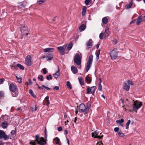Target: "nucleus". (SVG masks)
Listing matches in <instances>:
<instances>
[{"label":"nucleus","mask_w":145,"mask_h":145,"mask_svg":"<svg viewBox=\"0 0 145 145\" xmlns=\"http://www.w3.org/2000/svg\"><path fill=\"white\" fill-rule=\"evenodd\" d=\"M88 106L86 107L84 104H81L79 106V111L80 112H83L84 114H87L90 107L91 104L90 102L87 103Z\"/></svg>","instance_id":"obj_1"},{"label":"nucleus","mask_w":145,"mask_h":145,"mask_svg":"<svg viewBox=\"0 0 145 145\" xmlns=\"http://www.w3.org/2000/svg\"><path fill=\"white\" fill-rule=\"evenodd\" d=\"M9 89L11 92L13 97H16L18 96V92L16 91L17 87L14 84H11L9 86Z\"/></svg>","instance_id":"obj_2"},{"label":"nucleus","mask_w":145,"mask_h":145,"mask_svg":"<svg viewBox=\"0 0 145 145\" xmlns=\"http://www.w3.org/2000/svg\"><path fill=\"white\" fill-rule=\"evenodd\" d=\"M74 62L77 65L79 66L78 68L80 69L81 68V57L80 55L76 54L74 57Z\"/></svg>","instance_id":"obj_3"},{"label":"nucleus","mask_w":145,"mask_h":145,"mask_svg":"<svg viewBox=\"0 0 145 145\" xmlns=\"http://www.w3.org/2000/svg\"><path fill=\"white\" fill-rule=\"evenodd\" d=\"M109 54L112 59L114 60L116 59L118 56L117 49L115 48L110 52Z\"/></svg>","instance_id":"obj_4"},{"label":"nucleus","mask_w":145,"mask_h":145,"mask_svg":"<svg viewBox=\"0 0 145 145\" xmlns=\"http://www.w3.org/2000/svg\"><path fill=\"white\" fill-rule=\"evenodd\" d=\"M133 84L132 82L129 80L125 81L123 85V88L126 91H128L130 88V85H133Z\"/></svg>","instance_id":"obj_5"},{"label":"nucleus","mask_w":145,"mask_h":145,"mask_svg":"<svg viewBox=\"0 0 145 145\" xmlns=\"http://www.w3.org/2000/svg\"><path fill=\"white\" fill-rule=\"evenodd\" d=\"M142 105V104L141 102H139L137 101H135L133 106V110L137 112V110Z\"/></svg>","instance_id":"obj_6"},{"label":"nucleus","mask_w":145,"mask_h":145,"mask_svg":"<svg viewBox=\"0 0 145 145\" xmlns=\"http://www.w3.org/2000/svg\"><path fill=\"white\" fill-rule=\"evenodd\" d=\"M21 32L23 36H27L29 33L28 28L25 26H22L21 28Z\"/></svg>","instance_id":"obj_7"},{"label":"nucleus","mask_w":145,"mask_h":145,"mask_svg":"<svg viewBox=\"0 0 145 145\" xmlns=\"http://www.w3.org/2000/svg\"><path fill=\"white\" fill-rule=\"evenodd\" d=\"M9 137L6 135L5 132L0 130V139L3 138L6 140Z\"/></svg>","instance_id":"obj_8"},{"label":"nucleus","mask_w":145,"mask_h":145,"mask_svg":"<svg viewBox=\"0 0 145 145\" xmlns=\"http://www.w3.org/2000/svg\"><path fill=\"white\" fill-rule=\"evenodd\" d=\"M26 64L28 66H30L31 64V57L30 55H28L25 59Z\"/></svg>","instance_id":"obj_9"},{"label":"nucleus","mask_w":145,"mask_h":145,"mask_svg":"<svg viewBox=\"0 0 145 145\" xmlns=\"http://www.w3.org/2000/svg\"><path fill=\"white\" fill-rule=\"evenodd\" d=\"M58 51L61 55H64L65 54L64 51L65 50V47L64 46H59L57 47Z\"/></svg>","instance_id":"obj_10"},{"label":"nucleus","mask_w":145,"mask_h":145,"mask_svg":"<svg viewBox=\"0 0 145 145\" xmlns=\"http://www.w3.org/2000/svg\"><path fill=\"white\" fill-rule=\"evenodd\" d=\"M93 41L91 39H89L86 43L87 46L88 47V48H91L93 46L92 43Z\"/></svg>","instance_id":"obj_11"},{"label":"nucleus","mask_w":145,"mask_h":145,"mask_svg":"<svg viewBox=\"0 0 145 145\" xmlns=\"http://www.w3.org/2000/svg\"><path fill=\"white\" fill-rule=\"evenodd\" d=\"M58 69L57 71L55 73L53 74L54 77L56 78H57L60 75V70L59 67L57 66Z\"/></svg>","instance_id":"obj_12"},{"label":"nucleus","mask_w":145,"mask_h":145,"mask_svg":"<svg viewBox=\"0 0 145 145\" xmlns=\"http://www.w3.org/2000/svg\"><path fill=\"white\" fill-rule=\"evenodd\" d=\"M54 50V49L53 48H47L44 50V52H51Z\"/></svg>","instance_id":"obj_13"},{"label":"nucleus","mask_w":145,"mask_h":145,"mask_svg":"<svg viewBox=\"0 0 145 145\" xmlns=\"http://www.w3.org/2000/svg\"><path fill=\"white\" fill-rule=\"evenodd\" d=\"M71 70L72 72L74 74H76L78 72L77 68L74 66H72L71 67Z\"/></svg>","instance_id":"obj_14"},{"label":"nucleus","mask_w":145,"mask_h":145,"mask_svg":"<svg viewBox=\"0 0 145 145\" xmlns=\"http://www.w3.org/2000/svg\"><path fill=\"white\" fill-rule=\"evenodd\" d=\"M109 31V28L108 27H106L105 29V33H103L105 35V37H108L109 35L108 32Z\"/></svg>","instance_id":"obj_15"},{"label":"nucleus","mask_w":145,"mask_h":145,"mask_svg":"<svg viewBox=\"0 0 145 145\" xmlns=\"http://www.w3.org/2000/svg\"><path fill=\"white\" fill-rule=\"evenodd\" d=\"M133 3V0L131 1L130 3L129 4H127L125 5V8L126 9H128L131 8Z\"/></svg>","instance_id":"obj_16"},{"label":"nucleus","mask_w":145,"mask_h":145,"mask_svg":"<svg viewBox=\"0 0 145 145\" xmlns=\"http://www.w3.org/2000/svg\"><path fill=\"white\" fill-rule=\"evenodd\" d=\"M136 24L137 25H139L142 21V18L141 16H138Z\"/></svg>","instance_id":"obj_17"},{"label":"nucleus","mask_w":145,"mask_h":145,"mask_svg":"<svg viewBox=\"0 0 145 145\" xmlns=\"http://www.w3.org/2000/svg\"><path fill=\"white\" fill-rule=\"evenodd\" d=\"M26 2L24 1L23 2H21L19 3L18 6L20 7H25L26 6Z\"/></svg>","instance_id":"obj_18"},{"label":"nucleus","mask_w":145,"mask_h":145,"mask_svg":"<svg viewBox=\"0 0 145 145\" xmlns=\"http://www.w3.org/2000/svg\"><path fill=\"white\" fill-rule=\"evenodd\" d=\"M8 125V123L6 121L3 122L1 124V126L3 129H5Z\"/></svg>","instance_id":"obj_19"},{"label":"nucleus","mask_w":145,"mask_h":145,"mask_svg":"<svg viewBox=\"0 0 145 145\" xmlns=\"http://www.w3.org/2000/svg\"><path fill=\"white\" fill-rule=\"evenodd\" d=\"M102 22L103 24H106L108 22V20L107 17H104L102 19Z\"/></svg>","instance_id":"obj_20"},{"label":"nucleus","mask_w":145,"mask_h":145,"mask_svg":"<svg viewBox=\"0 0 145 145\" xmlns=\"http://www.w3.org/2000/svg\"><path fill=\"white\" fill-rule=\"evenodd\" d=\"M53 57V56L51 54H50L46 57V59L47 61L51 60Z\"/></svg>","instance_id":"obj_21"},{"label":"nucleus","mask_w":145,"mask_h":145,"mask_svg":"<svg viewBox=\"0 0 145 145\" xmlns=\"http://www.w3.org/2000/svg\"><path fill=\"white\" fill-rule=\"evenodd\" d=\"M86 28V26L84 24L81 25L79 28L80 31H82L84 30Z\"/></svg>","instance_id":"obj_22"},{"label":"nucleus","mask_w":145,"mask_h":145,"mask_svg":"<svg viewBox=\"0 0 145 145\" xmlns=\"http://www.w3.org/2000/svg\"><path fill=\"white\" fill-rule=\"evenodd\" d=\"M96 87L95 86H93L91 87L90 88V92L92 95H93L96 89Z\"/></svg>","instance_id":"obj_23"},{"label":"nucleus","mask_w":145,"mask_h":145,"mask_svg":"<svg viewBox=\"0 0 145 145\" xmlns=\"http://www.w3.org/2000/svg\"><path fill=\"white\" fill-rule=\"evenodd\" d=\"M93 59V56L92 55H90L89 56V58L87 62L88 63L92 64Z\"/></svg>","instance_id":"obj_24"},{"label":"nucleus","mask_w":145,"mask_h":145,"mask_svg":"<svg viewBox=\"0 0 145 145\" xmlns=\"http://www.w3.org/2000/svg\"><path fill=\"white\" fill-rule=\"evenodd\" d=\"M54 140L56 141V144H58L59 145H61V143L59 142L60 139L59 138L57 137H56L54 138Z\"/></svg>","instance_id":"obj_25"},{"label":"nucleus","mask_w":145,"mask_h":145,"mask_svg":"<svg viewBox=\"0 0 145 145\" xmlns=\"http://www.w3.org/2000/svg\"><path fill=\"white\" fill-rule=\"evenodd\" d=\"M100 50L99 49L97 50L96 52V59L98 60L99 58V55L100 54Z\"/></svg>","instance_id":"obj_26"},{"label":"nucleus","mask_w":145,"mask_h":145,"mask_svg":"<svg viewBox=\"0 0 145 145\" xmlns=\"http://www.w3.org/2000/svg\"><path fill=\"white\" fill-rule=\"evenodd\" d=\"M78 79L80 84L81 85H84V82L83 79L82 78H78Z\"/></svg>","instance_id":"obj_27"},{"label":"nucleus","mask_w":145,"mask_h":145,"mask_svg":"<svg viewBox=\"0 0 145 145\" xmlns=\"http://www.w3.org/2000/svg\"><path fill=\"white\" fill-rule=\"evenodd\" d=\"M86 7H85L83 8L82 12V16H84L86 12Z\"/></svg>","instance_id":"obj_28"},{"label":"nucleus","mask_w":145,"mask_h":145,"mask_svg":"<svg viewBox=\"0 0 145 145\" xmlns=\"http://www.w3.org/2000/svg\"><path fill=\"white\" fill-rule=\"evenodd\" d=\"M72 46V44L71 42L69 44L68 46L67 47V48L68 50H70L71 49Z\"/></svg>","instance_id":"obj_29"},{"label":"nucleus","mask_w":145,"mask_h":145,"mask_svg":"<svg viewBox=\"0 0 145 145\" xmlns=\"http://www.w3.org/2000/svg\"><path fill=\"white\" fill-rule=\"evenodd\" d=\"M67 87L69 89H72V87L71 83L69 81H67Z\"/></svg>","instance_id":"obj_30"},{"label":"nucleus","mask_w":145,"mask_h":145,"mask_svg":"<svg viewBox=\"0 0 145 145\" xmlns=\"http://www.w3.org/2000/svg\"><path fill=\"white\" fill-rule=\"evenodd\" d=\"M91 64L87 63V65L86 69V71L87 72H88L89 70Z\"/></svg>","instance_id":"obj_31"},{"label":"nucleus","mask_w":145,"mask_h":145,"mask_svg":"<svg viewBox=\"0 0 145 145\" xmlns=\"http://www.w3.org/2000/svg\"><path fill=\"white\" fill-rule=\"evenodd\" d=\"M17 67L21 69L24 70V67L21 64L18 63L17 65Z\"/></svg>","instance_id":"obj_32"},{"label":"nucleus","mask_w":145,"mask_h":145,"mask_svg":"<svg viewBox=\"0 0 145 145\" xmlns=\"http://www.w3.org/2000/svg\"><path fill=\"white\" fill-rule=\"evenodd\" d=\"M85 80L86 82H88L91 83V80L89 78V77L87 76L85 78Z\"/></svg>","instance_id":"obj_33"},{"label":"nucleus","mask_w":145,"mask_h":145,"mask_svg":"<svg viewBox=\"0 0 145 145\" xmlns=\"http://www.w3.org/2000/svg\"><path fill=\"white\" fill-rule=\"evenodd\" d=\"M99 38L101 39H103L104 37H105L104 34L103 33H101L99 34Z\"/></svg>","instance_id":"obj_34"},{"label":"nucleus","mask_w":145,"mask_h":145,"mask_svg":"<svg viewBox=\"0 0 145 145\" xmlns=\"http://www.w3.org/2000/svg\"><path fill=\"white\" fill-rule=\"evenodd\" d=\"M118 133V135L120 137H123L124 136V134L121 132L119 131Z\"/></svg>","instance_id":"obj_35"},{"label":"nucleus","mask_w":145,"mask_h":145,"mask_svg":"<svg viewBox=\"0 0 145 145\" xmlns=\"http://www.w3.org/2000/svg\"><path fill=\"white\" fill-rule=\"evenodd\" d=\"M98 133L96 131H94L92 133V137H94L95 135H98Z\"/></svg>","instance_id":"obj_36"},{"label":"nucleus","mask_w":145,"mask_h":145,"mask_svg":"<svg viewBox=\"0 0 145 145\" xmlns=\"http://www.w3.org/2000/svg\"><path fill=\"white\" fill-rule=\"evenodd\" d=\"M46 79L48 80H49L50 79L51 80L52 79V76L51 74H50L48 75L46 77Z\"/></svg>","instance_id":"obj_37"},{"label":"nucleus","mask_w":145,"mask_h":145,"mask_svg":"<svg viewBox=\"0 0 145 145\" xmlns=\"http://www.w3.org/2000/svg\"><path fill=\"white\" fill-rule=\"evenodd\" d=\"M130 123H131L130 120H129L128 121V122L126 124V129H127L128 128L129 126V124H130Z\"/></svg>","instance_id":"obj_38"},{"label":"nucleus","mask_w":145,"mask_h":145,"mask_svg":"<svg viewBox=\"0 0 145 145\" xmlns=\"http://www.w3.org/2000/svg\"><path fill=\"white\" fill-rule=\"evenodd\" d=\"M112 41L114 45L116 44L118 42L117 40L115 39H114Z\"/></svg>","instance_id":"obj_39"},{"label":"nucleus","mask_w":145,"mask_h":145,"mask_svg":"<svg viewBox=\"0 0 145 145\" xmlns=\"http://www.w3.org/2000/svg\"><path fill=\"white\" fill-rule=\"evenodd\" d=\"M46 0H38L37 3L39 4H41L44 3Z\"/></svg>","instance_id":"obj_40"},{"label":"nucleus","mask_w":145,"mask_h":145,"mask_svg":"<svg viewBox=\"0 0 145 145\" xmlns=\"http://www.w3.org/2000/svg\"><path fill=\"white\" fill-rule=\"evenodd\" d=\"M43 77L42 75H40V76H39L38 77V79H40V81H43Z\"/></svg>","instance_id":"obj_41"},{"label":"nucleus","mask_w":145,"mask_h":145,"mask_svg":"<svg viewBox=\"0 0 145 145\" xmlns=\"http://www.w3.org/2000/svg\"><path fill=\"white\" fill-rule=\"evenodd\" d=\"M16 78L18 82L19 83H20L22 82V78H18V76H16Z\"/></svg>","instance_id":"obj_42"},{"label":"nucleus","mask_w":145,"mask_h":145,"mask_svg":"<svg viewBox=\"0 0 145 145\" xmlns=\"http://www.w3.org/2000/svg\"><path fill=\"white\" fill-rule=\"evenodd\" d=\"M37 110L36 106L35 105H33L31 108V110L32 111H35Z\"/></svg>","instance_id":"obj_43"},{"label":"nucleus","mask_w":145,"mask_h":145,"mask_svg":"<svg viewBox=\"0 0 145 145\" xmlns=\"http://www.w3.org/2000/svg\"><path fill=\"white\" fill-rule=\"evenodd\" d=\"M42 70L44 74H45L47 72V71L46 69L45 68L43 69Z\"/></svg>","instance_id":"obj_44"},{"label":"nucleus","mask_w":145,"mask_h":145,"mask_svg":"<svg viewBox=\"0 0 145 145\" xmlns=\"http://www.w3.org/2000/svg\"><path fill=\"white\" fill-rule=\"evenodd\" d=\"M90 1L89 0H86L85 1V3L86 5H88L89 4Z\"/></svg>","instance_id":"obj_45"},{"label":"nucleus","mask_w":145,"mask_h":145,"mask_svg":"<svg viewBox=\"0 0 145 145\" xmlns=\"http://www.w3.org/2000/svg\"><path fill=\"white\" fill-rule=\"evenodd\" d=\"M42 87L45 88L47 90H49L51 89L50 88H49L45 86L44 85H42Z\"/></svg>","instance_id":"obj_46"},{"label":"nucleus","mask_w":145,"mask_h":145,"mask_svg":"<svg viewBox=\"0 0 145 145\" xmlns=\"http://www.w3.org/2000/svg\"><path fill=\"white\" fill-rule=\"evenodd\" d=\"M11 134L12 135H15V134H16V131H14V130H12L11 131Z\"/></svg>","instance_id":"obj_47"},{"label":"nucleus","mask_w":145,"mask_h":145,"mask_svg":"<svg viewBox=\"0 0 145 145\" xmlns=\"http://www.w3.org/2000/svg\"><path fill=\"white\" fill-rule=\"evenodd\" d=\"M87 94H89L90 92V89L89 87H88L87 89Z\"/></svg>","instance_id":"obj_48"},{"label":"nucleus","mask_w":145,"mask_h":145,"mask_svg":"<svg viewBox=\"0 0 145 145\" xmlns=\"http://www.w3.org/2000/svg\"><path fill=\"white\" fill-rule=\"evenodd\" d=\"M32 84V82L31 81V80L29 79H28V83L27 84V85H30V84Z\"/></svg>","instance_id":"obj_49"},{"label":"nucleus","mask_w":145,"mask_h":145,"mask_svg":"<svg viewBox=\"0 0 145 145\" xmlns=\"http://www.w3.org/2000/svg\"><path fill=\"white\" fill-rule=\"evenodd\" d=\"M57 130L59 131H61L62 130V127L61 126L59 127H58Z\"/></svg>","instance_id":"obj_50"},{"label":"nucleus","mask_w":145,"mask_h":145,"mask_svg":"<svg viewBox=\"0 0 145 145\" xmlns=\"http://www.w3.org/2000/svg\"><path fill=\"white\" fill-rule=\"evenodd\" d=\"M119 130V128L118 127H115L114 129V131L116 132H118Z\"/></svg>","instance_id":"obj_51"},{"label":"nucleus","mask_w":145,"mask_h":145,"mask_svg":"<svg viewBox=\"0 0 145 145\" xmlns=\"http://www.w3.org/2000/svg\"><path fill=\"white\" fill-rule=\"evenodd\" d=\"M53 89L57 90L59 89V87L58 86H56L53 88Z\"/></svg>","instance_id":"obj_52"},{"label":"nucleus","mask_w":145,"mask_h":145,"mask_svg":"<svg viewBox=\"0 0 145 145\" xmlns=\"http://www.w3.org/2000/svg\"><path fill=\"white\" fill-rule=\"evenodd\" d=\"M29 144H30L31 145H35L36 144L35 142H30L29 143Z\"/></svg>","instance_id":"obj_53"},{"label":"nucleus","mask_w":145,"mask_h":145,"mask_svg":"<svg viewBox=\"0 0 145 145\" xmlns=\"http://www.w3.org/2000/svg\"><path fill=\"white\" fill-rule=\"evenodd\" d=\"M31 95L33 96L35 98H37V96L34 94L33 92L31 94Z\"/></svg>","instance_id":"obj_54"},{"label":"nucleus","mask_w":145,"mask_h":145,"mask_svg":"<svg viewBox=\"0 0 145 145\" xmlns=\"http://www.w3.org/2000/svg\"><path fill=\"white\" fill-rule=\"evenodd\" d=\"M31 95L33 96L35 98H37V96L34 94L33 92L31 94Z\"/></svg>","instance_id":"obj_55"},{"label":"nucleus","mask_w":145,"mask_h":145,"mask_svg":"<svg viewBox=\"0 0 145 145\" xmlns=\"http://www.w3.org/2000/svg\"><path fill=\"white\" fill-rule=\"evenodd\" d=\"M98 89L100 91H102V86H99Z\"/></svg>","instance_id":"obj_56"},{"label":"nucleus","mask_w":145,"mask_h":145,"mask_svg":"<svg viewBox=\"0 0 145 145\" xmlns=\"http://www.w3.org/2000/svg\"><path fill=\"white\" fill-rule=\"evenodd\" d=\"M94 138H99V139H101L100 136H97V135H95V136L94 137Z\"/></svg>","instance_id":"obj_57"},{"label":"nucleus","mask_w":145,"mask_h":145,"mask_svg":"<svg viewBox=\"0 0 145 145\" xmlns=\"http://www.w3.org/2000/svg\"><path fill=\"white\" fill-rule=\"evenodd\" d=\"M68 133V131L67 130H65L64 131V134L65 135H67Z\"/></svg>","instance_id":"obj_58"},{"label":"nucleus","mask_w":145,"mask_h":145,"mask_svg":"<svg viewBox=\"0 0 145 145\" xmlns=\"http://www.w3.org/2000/svg\"><path fill=\"white\" fill-rule=\"evenodd\" d=\"M43 87L42 86H39L38 87V88L40 90H42L43 89Z\"/></svg>","instance_id":"obj_59"},{"label":"nucleus","mask_w":145,"mask_h":145,"mask_svg":"<svg viewBox=\"0 0 145 145\" xmlns=\"http://www.w3.org/2000/svg\"><path fill=\"white\" fill-rule=\"evenodd\" d=\"M4 79L2 78L0 79V84H1L3 82Z\"/></svg>","instance_id":"obj_60"},{"label":"nucleus","mask_w":145,"mask_h":145,"mask_svg":"<svg viewBox=\"0 0 145 145\" xmlns=\"http://www.w3.org/2000/svg\"><path fill=\"white\" fill-rule=\"evenodd\" d=\"M49 97L48 96H46L45 98V99L46 100V101H49Z\"/></svg>","instance_id":"obj_61"},{"label":"nucleus","mask_w":145,"mask_h":145,"mask_svg":"<svg viewBox=\"0 0 145 145\" xmlns=\"http://www.w3.org/2000/svg\"><path fill=\"white\" fill-rule=\"evenodd\" d=\"M136 19H135V20H134L132 21H131V22H130V24H132V23H134V22H135V21H136Z\"/></svg>","instance_id":"obj_62"},{"label":"nucleus","mask_w":145,"mask_h":145,"mask_svg":"<svg viewBox=\"0 0 145 145\" xmlns=\"http://www.w3.org/2000/svg\"><path fill=\"white\" fill-rule=\"evenodd\" d=\"M121 123H122L124 122V120L123 118H121L120 120Z\"/></svg>","instance_id":"obj_63"},{"label":"nucleus","mask_w":145,"mask_h":145,"mask_svg":"<svg viewBox=\"0 0 145 145\" xmlns=\"http://www.w3.org/2000/svg\"><path fill=\"white\" fill-rule=\"evenodd\" d=\"M33 93V90L32 89H30L29 90V93L30 94H31Z\"/></svg>","instance_id":"obj_64"}]
</instances>
